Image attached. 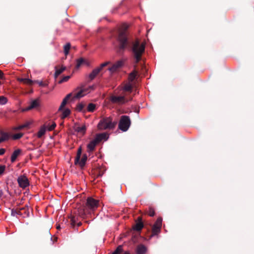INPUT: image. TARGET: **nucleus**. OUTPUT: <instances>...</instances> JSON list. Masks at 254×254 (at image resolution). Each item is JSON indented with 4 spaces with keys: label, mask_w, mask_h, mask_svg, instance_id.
<instances>
[{
    "label": "nucleus",
    "mask_w": 254,
    "mask_h": 254,
    "mask_svg": "<svg viewBox=\"0 0 254 254\" xmlns=\"http://www.w3.org/2000/svg\"><path fill=\"white\" fill-rule=\"evenodd\" d=\"M127 28L121 30L119 32L118 41L119 45L118 52L122 54L128 47L132 52L135 63L136 64L141 60L142 56L145 52V45L143 43L141 44L138 40L129 42Z\"/></svg>",
    "instance_id": "f257e3e1"
},
{
    "label": "nucleus",
    "mask_w": 254,
    "mask_h": 254,
    "mask_svg": "<svg viewBox=\"0 0 254 254\" xmlns=\"http://www.w3.org/2000/svg\"><path fill=\"white\" fill-rule=\"evenodd\" d=\"M99 200L92 197H88L86 203L78 209V214L80 217L84 219L88 214L93 213L99 206Z\"/></svg>",
    "instance_id": "f03ea898"
},
{
    "label": "nucleus",
    "mask_w": 254,
    "mask_h": 254,
    "mask_svg": "<svg viewBox=\"0 0 254 254\" xmlns=\"http://www.w3.org/2000/svg\"><path fill=\"white\" fill-rule=\"evenodd\" d=\"M117 122H113L111 117H106L102 118L98 124V128L100 130L113 129H114Z\"/></svg>",
    "instance_id": "7ed1b4c3"
},
{
    "label": "nucleus",
    "mask_w": 254,
    "mask_h": 254,
    "mask_svg": "<svg viewBox=\"0 0 254 254\" xmlns=\"http://www.w3.org/2000/svg\"><path fill=\"white\" fill-rule=\"evenodd\" d=\"M130 124L131 122L128 116H122L119 123V128L123 131H126L128 130Z\"/></svg>",
    "instance_id": "20e7f679"
},
{
    "label": "nucleus",
    "mask_w": 254,
    "mask_h": 254,
    "mask_svg": "<svg viewBox=\"0 0 254 254\" xmlns=\"http://www.w3.org/2000/svg\"><path fill=\"white\" fill-rule=\"evenodd\" d=\"M127 96V94H125L122 96L111 95L109 100L113 104H124L132 100V98L128 99Z\"/></svg>",
    "instance_id": "39448f33"
},
{
    "label": "nucleus",
    "mask_w": 254,
    "mask_h": 254,
    "mask_svg": "<svg viewBox=\"0 0 254 254\" xmlns=\"http://www.w3.org/2000/svg\"><path fill=\"white\" fill-rule=\"evenodd\" d=\"M162 219L161 217L158 218L152 227V234L151 237L157 235L160 233L162 227Z\"/></svg>",
    "instance_id": "423d86ee"
},
{
    "label": "nucleus",
    "mask_w": 254,
    "mask_h": 254,
    "mask_svg": "<svg viewBox=\"0 0 254 254\" xmlns=\"http://www.w3.org/2000/svg\"><path fill=\"white\" fill-rule=\"evenodd\" d=\"M110 64V62H107L102 64L100 66L98 67H97L93 69L91 73L89 75V77L90 80H92L94 79L95 77L99 74V73L101 71L103 68L107 65Z\"/></svg>",
    "instance_id": "0eeeda50"
},
{
    "label": "nucleus",
    "mask_w": 254,
    "mask_h": 254,
    "mask_svg": "<svg viewBox=\"0 0 254 254\" xmlns=\"http://www.w3.org/2000/svg\"><path fill=\"white\" fill-rule=\"evenodd\" d=\"M17 182L19 186L22 189H25L29 186V180L24 175L20 176L17 178Z\"/></svg>",
    "instance_id": "6e6552de"
},
{
    "label": "nucleus",
    "mask_w": 254,
    "mask_h": 254,
    "mask_svg": "<svg viewBox=\"0 0 254 254\" xmlns=\"http://www.w3.org/2000/svg\"><path fill=\"white\" fill-rule=\"evenodd\" d=\"M123 65V62L122 61H119L114 64L111 67H110L108 68V70L111 74H113L118 71Z\"/></svg>",
    "instance_id": "1a4fd4ad"
},
{
    "label": "nucleus",
    "mask_w": 254,
    "mask_h": 254,
    "mask_svg": "<svg viewBox=\"0 0 254 254\" xmlns=\"http://www.w3.org/2000/svg\"><path fill=\"white\" fill-rule=\"evenodd\" d=\"M106 171V168L104 166H99L94 170V174L96 177H101L103 176Z\"/></svg>",
    "instance_id": "9d476101"
},
{
    "label": "nucleus",
    "mask_w": 254,
    "mask_h": 254,
    "mask_svg": "<svg viewBox=\"0 0 254 254\" xmlns=\"http://www.w3.org/2000/svg\"><path fill=\"white\" fill-rule=\"evenodd\" d=\"M146 252V247L142 244L138 245L135 249L136 254H145Z\"/></svg>",
    "instance_id": "9b49d317"
},
{
    "label": "nucleus",
    "mask_w": 254,
    "mask_h": 254,
    "mask_svg": "<svg viewBox=\"0 0 254 254\" xmlns=\"http://www.w3.org/2000/svg\"><path fill=\"white\" fill-rule=\"evenodd\" d=\"M137 220L138 221L136 222V224L133 226V229L137 231H140L143 228L144 225L142 222L141 217H138Z\"/></svg>",
    "instance_id": "f8f14e48"
},
{
    "label": "nucleus",
    "mask_w": 254,
    "mask_h": 254,
    "mask_svg": "<svg viewBox=\"0 0 254 254\" xmlns=\"http://www.w3.org/2000/svg\"><path fill=\"white\" fill-rule=\"evenodd\" d=\"M72 93H69L67 94L65 97L63 99L59 108V111H61L63 110V108L64 107L65 105L67 103V101L70 98V97L72 96Z\"/></svg>",
    "instance_id": "ddd939ff"
},
{
    "label": "nucleus",
    "mask_w": 254,
    "mask_h": 254,
    "mask_svg": "<svg viewBox=\"0 0 254 254\" xmlns=\"http://www.w3.org/2000/svg\"><path fill=\"white\" fill-rule=\"evenodd\" d=\"M20 211L21 212L22 214L21 215H20V216L24 218L29 216V207L27 206L20 208Z\"/></svg>",
    "instance_id": "4468645a"
},
{
    "label": "nucleus",
    "mask_w": 254,
    "mask_h": 254,
    "mask_svg": "<svg viewBox=\"0 0 254 254\" xmlns=\"http://www.w3.org/2000/svg\"><path fill=\"white\" fill-rule=\"evenodd\" d=\"M97 144L98 143L94 139L91 141L87 145V151L91 152L94 151Z\"/></svg>",
    "instance_id": "2eb2a0df"
},
{
    "label": "nucleus",
    "mask_w": 254,
    "mask_h": 254,
    "mask_svg": "<svg viewBox=\"0 0 254 254\" xmlns=\"http://www.w3.org/2000/svg\"><path fill=\"white\" fill-rule=\"evenodd\" d=\"M74 130L81 134H84L85 133L86 128L85 125H83L81 127L75 125L74 127Z\"/></svg>",
    "instance_id": "dca6fc26"
},
{
    "label": "nucleus",
    "mask_w": 254,
    "mask_h": 254,
    "mask_svg": "<svg viewBox=\"0 0 254 254\" xmlns=\"http://www.w3.org/2000/svg\"><path fill=\"white\" fill-rule=\"evenodd\" d=\"M87 90V89L82 88L77 93H76L73 98H80L81 97H83L86 93V91Z\"/></svg>",
    "instance_id": "f3484780"
},
{
    "label": "nucleus",
    "mask_w": 254,
    "mask_h": 254,
    "mask_svg": "<svg viewBox=\"0 0 254 254\" xmlns=\"http://www.w3.org/2000/svg\"><path fill=\"white\" fill-rule=\"evenodd\" d=\"M39 105V104L38 100V99L34 100L31 102L30 105L26 109V110L28 111V110L32 109L33 108H35L38 107Z\"/></svg>",
    "instance_id": "a211bd4d"
},
{
    "label": "nucleus",
    "mask_w": 254,
    "mask_h": 254,
    "mask_svg": "<svg viewBox=\"0 0 254 254\" xmlns=\"http://www.w3.org/2000/svg\"><path fill=\"white\" fill-rule=\"evenodd\" d=\"M21 153V150L18 149L15 150L12 154L11 156V162H14L15 161L17 157Z\"/></svg>",
    "instance_id": "6ab92c4d"
},
{
    "label": "nucleus",
    "mask_w": 254,
    "mask_h": 254,
    "mask_svg": "<svg viewBox=\"0 0 254 254\" xmlns=\"http://www.w3.org/2000/svg\"><path fill=\"white\" fill-rule=\"evenodd\" d=\"M17 80L20 82L29 85H31L34 83V81L28 78H18Z\"/></svg>",
    "instance_id": "aec40b11"
},
{
    "label": "nucleus",
    "mask_w": 254,
    "mask_h": 254,
    "mask_svg": "<svg viewBox=\"0 0 254 254\" xmlns=\"http://www.w3.org/2000/svg\"><path fill=\"white\" fill-rule=\"evenodd\" d=\"M138 74V72L136 70H133L131 73H129L128 75V80L130 82H132L134 79L136 78L137 75Z\"/></svg>",
    "instance_id": "412c9836"
},
{
    "label": "nucleus",
    "mask_w": 254,
    "mask_h": 254,
    "mask_svg": "<svg viewBox=\"0 0 254 254\" xmlns=\"http://www.w3.org/2000/svg\"><path fill=\"white\" fill-rule=\"evenodd\" d=\"M46 127L45 125L42 126L39 131L37 133V137L38 138H41L43 135H44L46 132Z\"/></svg>",
    "instance_id": "4be33fe9"
},
{
    "label": "nucleus",
    "mask_w": 254,
    "mask_h": 254,
    "mask_svg": "<svg viewBox=\"0 0 254 254\" xmlns=\"http://www.w3.org/2000/svg\"><path fill=\"white\" fill-rule=\"evenodd\" d=\"M132 85L130 83H128L124 85V86L123 87V90L124 91L128 92L130 93L132 91Z\"/></svg>",
    "instance_id": "5701e85b"
},
{
    "label": "nucleus",
    "mask_w": 254,
    "mask_h": 254,
    "mask_svg": "<svg viewBox=\"0 0 254 254\" xmlns=\"http://www.w3.org/2000/svg\"><path fill=\"white\" fill-rule=\"evenodd\" d=\"M82 153V149L81 147H80L77 150V154L74 160L75 165H77V163L79 162V159L81 157V154Z\"/></svg>",
    "instance_id": "b1692460"
},
{
    "label": "nucleus",
    "mask_w": 254,
    "mask_h": 254,
    "mask_svg": "<svg viewBox=\"0 0 254 254\" xmlns=\"http://www.w3.org/2000/svg\"><path fill=\"white\" fill-rule=\"evenodd\" d=\"M87 159V155L86 154H84L81 159H79V162L77 163V164H78L81 167H83L85 164Z\"/></svg>",
    "instance_id": "393cba45"
},
{
    "label": "nucleus",
    "mask_w": 254,
    "mask_h": 254,
    "mask_svg": "<svg viewBox=\"0 0 254 254\" xmlns=\"http://www.w3.org/2000/svg\"><path fill=\"white\" fill-rule=\"evenodd\" d=\"M0 135L1 138L3 139V141L8 140L10 137L9 133L4 132L2 130L0 131Z\"/></svg>",
    "instance_id": "a878e982"
},
{
    "label": "nucleus",
    "mask_w": 254,
    "mask_h": 254,
    "mask_svg": "<svg viewBox=\"0 0 254 254\" xmlns=\"http://www.w3.org/2000/svg\"><path fill=\"white\" fill-rule=\"evenodd\" d=\"M55 68L56 71L55 73V77L56 78L65 69V67L62 66L61 68H58L56 66L55 67Z\"/></svg>",
    "instance_id": "bb28decb"
},
{
    "label": "nucleus",
    "mask_w": 254,
    "mask_h": 254,
    "mask_svg": "<svg viewBox=\"0 0 254 254\" xmlns=\"http://www.w3.org/2000/svg\"><path fill=\"white\" fill-rule=\"evenodd\" d=\"M21 212L20 211V208L12 209L11 211V215L13 216H16L17 215L20 216L21 215Z\"/></svg>",
    "instance_id": "cd10ccee"
},
{
    "label": "nucleus",
    "mask_w": 254,
    "mask_h": 254,
    "mask_svg": "<svg viewBox=\"0 0 254 254\" xmlns=\"http://www.w3.org/2000/svg\"><path fill=\"white\" fill-rule=\"evenodd\" d=\"M71 45L69 43H67L66 45L64 46V53L65 56L67 55L69 53V51L70 49Z\"/></svg>",
    "instance_id": "c85d7f7f"
},
{
    "label": "nucleus",
    "mask_w": 254,
    "mask_h": 254,
    "mask_svg": "<svg viewBox=\"0 0 254 254\" xmlns=\"http://www.w3.org/2000/svg\"><path fill=\"white\" fill-rule=\"evenodd\" d=\"M123 252V246L119 245L112 254H121Z\"/></svg>",
    "instance_id": "c756f323"
},
{
    "label": "nucleus",
    "mask_w": 254,
    "mask_h": 254,
    "mask_svg": "<svg viewBox=\"0 0 254 254\" xmlns=\"http://www.w3.org/2000/svg\"><path fill=\"white\" fill-rule=\"evenodd\" d=\"M96 108L95 104L93 103H90L87 106V111L90 112H93L94 111Z\"/></svg>",
    "instance_id": "7c9ffc66"
},
{
    "label": "nucleus",
    "mask_w": 254,
    "mask_h": 254,
    "mask_svg": "<svg viewBox=\"0 0 254 254\" xmlns=\"http://www.w3.org/2000/svg\"><path fill=\"white\" fill-rule=\"evenodd\" d=\"M146 213L150 216H153L155 215L154 209L152 207L149 206L148 210L146 211Z\"/></svg>",
    "instance_id": "2f4dec72"
},
{
    "label": "nucleus",
    "mask_w": 254,
    "mask_h": 254,
    "mask_svg": "<svg viewBox=\"0 0 254 254\" xmlns=\"http://www.w3.org/2000/svg\"><path fill=\"white\" fill-rule=\"evenodd\" d=\"M70 114V111L68 109H65L62 114V118L64 119L66 118Z\"/></svg>",
    "instance_id": "473e14b6"
},
{
    "label": "nucleus",
    "mask_w": 254,
    "mask_h": 254,
    "mask_svg": "<svg viewBox=\"0 0 254 254\" xmlns=\"http://www.w3.org/2000/svg\"><path fill=\"white\" fill-rule=\"evenodd\" d=\"M23 133L20 132V133H16V134H13L12 136V138L13 140H17V139H19L20 138H21L23 136Z\"/></svg>",
    "instance_id": "72a5a7b5"
},
{
    "label": "nucleus",
    "mask_w": 254,
    "mask_h": 254,
    "mask_svg": "<svg viewBox=\"0 0 254 254\" xmlns=\"http://www.w3.org/2000/svg\"><path fill=\"white\" fill-rule=\"evenodd\" d=\"M84 62H85V60L82 58L77 59V61H76V68H79L80 66V65L82 64H83Z\"/></svg>",
    "instance_id": "f704fd0d"
},
{
    "label": "nucleus",
    "mask_w": 254,
    "mask_h": 254,
    "mask_svg": "<svg viewBox=\"0 0 254 254\" xmlns=\"http://www.w3.org/2000/svg\"><path fill=\"white\" fill-rule=\"evenodd\" d=\"M85 107L84 104L83 103H78L76 106V110L78 112H82Z\"/></svg>",
    "instance_id": "c9c22d12"
},
{
    "label": "nucleus",
    "mask_w": 254,
    "mask_h": 254,
    "mask_svg": "<svg viewBox=\"0 0 254 254\" xmlns=\"http://www.w3.org/2000/svg\"><path fill=\"white\" fill-rule=\"evenodd\" d=\"M70 222L71 226L72 227H74L76 222V218L74 216H71L70 217Z\"/></svg>",
    "instance_id": "e433bc0d"
},
{
    "label": "nucleus",
    "mask_w": 254,
    "mask_h": 254,
    "mask_svg": "<svg viewBox=\"0 0 254 254\" xmlns=\"http://www.w3.org/2000/svg\"><path fill=\"white\" fill-rule=\"evenodd\" d=\"M7 102V99L3 96H0V104L4 105Z\"/></svg>",
    "instance_id": "4c0bfd02"
},
{
    "label": "nucleus",
    "mask_w": 254,
    "mask_h": 254,
    "mask_svg": "<svg viewBox=\"0 0 254 254\" xmlns=\"http://www.w3.org/2000/svg\"><path fill=\"white\" fill-rule=\"evenodd\" d=\"M102 134H100V133L97 134L95 138L94 139L98 144L102 140Z\"/></svg>",
    "instance_id": "58836bf2"
},
{
    "label": "nucleus",
    "mask_w": 254,
    "mask_h": 254,
    "mask_svg": "<svg viewBox=\"0 0 254 254\" xmlns=\"http://www.w3.org/2000/svg\"><path fill=\"white\" fill-rule=\"evenodd\" d=\"M70 78V75H67V76H64L61 80H60L59 81V83L60 84L61 83H62L63 82H66L68 80V79Z\"/></svg>",
    "instance_id": "ea45409f"
},
{
    "label": "nucleus",
    "mask_w": 254,
    "mask_h": 254,
    "mask_svg": "<svg viewBox=\"0 0 254 254\" xmlns=\"http://www.w3.org/2000/svg\"><path fill=\"white\" fill-rule=\"evenodd\" d=\"M56 127V124L55 122H53L52 124L48 127V130L49 131H52L55 129Z\"/></svg>",
    "instance_id": "a19ab883"
},
{
    "label": "nucleus",
    "mask_w": 254,
    "mask_h": 254,
    "mask_svg": "<svg viewBox=\"0 0 254 254\" xmlns=\"http://www.w3.org/2000/svg\"><path fill=\"white\" fill-rule=\"evenodd\" d=\"M96 85H93L91 86H89L88 88H86V89H87V90L86 91V92L89 93L91 90H94L95 89Z\"/></svg>",
    "instance_id": "79ce46f5"
},
{
    "label": "nucleus",
    "mask_w": 254,
    "mask_h": 254,
    "mask_svg": "<svg viewBox=\"0 0 254 254\" xmlns=\"http://www.w3.org/2000/svg\"><path fill=\"white\" fill-rule=\"evenodd\" d=\"M6 167L5 165H0V176L2 175L5 170Z\"/></svg>",
    "instance_id": "37998d69"
},
{
    "label": "nucleus",
    "mask_w": 254,
    "mask_h": 254,
    "mask_svg": "<svg viewBox=\"0 0 254 254\" xmlns=\"http://www.w3.org/2000/svg\"><path fill=\"white\" fill-rule=\"evenodd\" d=\"M34 83H37L39 84V85L40 86H42V87H45V86H47V84H46L45 83H44L42 81H39L38 80H35V81H34Z\"/></svg>",
    "instance_id": "c03bdc74"
},
{
    "label": "nucleus",
    "mask_w": 254,
    "mask_h": 254,
    "mask_svg": "<svg viewBox=\"0 0 254 254\" xmlns=\"http://www.w3.org/2000/svg\"><path fill=\"white\" fill-rule=\"evenodd\" d=\"M100 134H102V140L103 139H105V140H107V134L105 133H100Z\"/></svg>",
    "instance_id": "a18cd8bd"
},
{
    "label": "nucleus",
    "mask_w": 254,
    "mask_h": 254,
    "mask_svg": "<svg viewBox=\"0 0 254 254\" xmlns=\"http://www.w3.org/2000/svg\"><path fill=\"white\" fill-rule=\"evenodd\" d=\"M29 125H30V123L27 122L23 125H22L21 126L23 127V129L24 128L28 127Z\"/></svg>",
    "instance_id": "49530a36"
},
{
    "label": "nucleus",
    "mask_w": 254,
    "mask_h": 254,
    "mask_svg": "<svg viewBox=\"0 0 254 254\" xmlns=\"http://www.w3.org/2000/svg\"><path fill=\"white\" fill-rule=\"evenodd\" d=\"M4 73L1 70H0V79H4Z\"/></svg>",
    "instance_id": "de8ad7c7"
},
{
    "label": "nucleus",
    "mask_w": 254,
    "mask_h": 254,
    "mask_svg": "<svg viewBox=\"0 0 254 254\" xmlns=\"http://www.w3.org/2000/svg\"><path fill=\"white\" fill-rule=\"evenodd\" d=\"M5 152V149L4 148H0V155H2L4 154Z\"/></svg>",
    "instance_id": "09e8293b"
},
{
    "label": "nucleus",
    "mask_w": 254,
    "mask_h": 254,
    "mask_svg": "<svg viewBox=\"0 0 254 254\" xmlns=\"http://www.w3.org/2000/svg\"><path fill=\"white\" fill-rule=\"evenodd\" d=\"M23 129V127L21 126V125L17 127H14V130H21Z\"/></svg>",
    "instance_id": "8fccbe9b"
},
{
    "label": "nucleus",
    "mask_w": 254,
    "mask_h": 254,
    "mask_svg": "<svg viewBox=\"0 0 254 254\" xmlns=\"http://www.w3.org/2000/svg\"><path fill=\"white\" fill-rule=\"evenodd\" d=\"M3 194V191L2 190H0V198L2 196Z\"/></svg>",
    "instance_id": "3c124183"
},
{
    "label": "nucleus",
    "mask_w": 254,
    "mask_h": 254,
    "mask_svg": "<svg viewBox=\"0 0 254 254\" xmlns=\"http://www.w3.org/2000/svg\"><path fill=\"white\" fill-rule=\"evenodd\" d=\"M123 254H130L129 253V252H128V251H126V252H125L123 253Z\"/></svg>",
    "instance_id": "603ef678"
},
{
    "label": "nucleus",
    "mask_w": 254,
    "mask_h": 254,
    "mask_svg": "<svg viewBox=\"0 0 254 254\" xmlns=\"http://www.w3.org/2000/svg\"><path fill=\"white\" fill-rule=\"evenodd\" d=\"M81 224H82L81 222H80L77 223V226L79 227V226H81Z\"/></svg>",
    "instance_id": "864d4df0"
},
{
    "label": "nucleus",
    "mask_w": 254,
    "mask_h": 254,
    "mask_svg": "<svg viewBox=\"0 0 254 254\" xmlns=\"http://www.w3.org/2000/svg\"><path fill=\"white\" fill-rule=\"evenodd\" d=\"M2 142H4L3 139H2V138H1V137H0V143H1Z\"/></svg>",
    "instance_id": "5fc2aeb1"
},
{
    "label": "nucleus",
    "mask_w": 254,
    "mask_h": 254,
    "mask_svg": "<svg viewBox=\"0 0 254 254\" xmlns=\"http://www.w3.org/2000/svg\"><path fill=\"white\" fill-rule=\"evenodd\" d=\"M57 228L58 229H60V226H58L57 227Z\"/></svg>",
    "instance_id": "6e6d98bb"
},
{
    "label": "nucleus",
    "mask_w": 254,
    "mask_h": 254,
    "mask_svg": "<svg viewBox=\"0 0 254 254\" xmlns=\"http://www.w3.org/2000/svg\"><path fill=\"white\" fill-rule=\"evenodd\" d=\"M48 233L49 234L50 237L51 238V239H52V236H51V235H50V232H48Z\"/></svg>",
    "instance_id": "4d7b16f0"
},
{
    "label": "nucleus",
    "mask_w": 254,
    "mask_h": 254,
    "mask_svg": "<svg viewBox=\"0 0 254 254\" xmlns=\"http://www.w3.org/2000/svg\"><path fill=\"white\" fill-rule=\"evenodd\" d=\"M141 66H142V68L143 69L144 67L143 65H141Z\"/></svg>",
    "instance_id": "13d9d810"
},
{
    "label": "nucleus",
    "mask_w": 254,
    "mask_h": 254,
    "mask_svg": "<svg viewBox=\"0 0 254 254\" xmlns=\"http://www.w3.org/2000/svg\"><path fill=\"white\" fill-rule=\"evenodd\" d=\"M1 84V82L0 81V85Z\"/></svg>",
    "instance_id": "bf43d9fd"
}]
</instances>
